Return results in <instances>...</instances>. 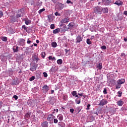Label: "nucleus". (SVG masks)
<instances>
[{
    "mask_svg": "<svg viewBox=\"0 0 127 127\" xmlns=\"http://www.w3.org/2000/svg\"><path fill=\"white\" fill-rule=\"evenodd\" d=\"M126 82L125 79H119L117 81H115V85L116 86V89H120L121 85L124 84Z\"/></svg>",
    "mask_w": 127,
    "mask_h": 127,
    "instance_id": "f257e3e1",
    "label": "nucleus"
},
{
    "mask_svg": "<svg viewBox=\"0 0 127 127\" xmlns=\"http://www.w3.org/2000/svg\"><path fill=\"white\" fill-rule=\"evenodd\" d=\"M94 12L96 13V14H102V7L101 6H96L94 7Z\"/></svg>",
    "mask_w": 127,
    "mask_h": 127,
    "instance_id": "f03ea898",
    "label": "nucleus"
},
{
    "mask_svg": "<svg viewBox=\"0 0 127 127\" xmlns=\"http://www.w3.org/2000/svg\"><path fill=\"white\" fill-rule=\"evenodd\" d=\"M37 66H38V64H35L31 63L30 71H32V72H33V71H36V69H37Z\"/></svg>",
    "mask_w": 127,
    "mask_h": 127,
    "instance_id": "7ed1b4c3",
    "label": "nucleus"
},
{
    "mask_svg": "<svg viewBox=\"0 0 127 127\" xmlns=\"http://www.w3.org/2000/svg\"><path fill=\"white\" fill-rule=\"evenodd\" d=\"M48 103L49 104H51V105H54V103L56 102V100L55 99V98L52 97L51 96H50L48 97Z\"/></svg>",
    "mask_w": 127,
    "mask_h": 127,
    "instance_id": "20e7f679",
    "label": "nucleus"
},
{
    "mask_svg": "<svg viewBox=\"0 0 127 127\" xmlns=\"http://www.w3.org/2000/svg\"><path fill=\"white\" fill-rule=\"evenodd\" d=\"M108 104V100L106 99H103L100 101L98 106H105Z\"/></svg>",
    "mask_w": 127,
    "mask_h": 127,
    "instance_id": "39448f33",
    "label": "nucleus"
},
{
    "mask_svg": "<svg viewBox=\"0 0 127 127\" xmlns=\"http://www.w3.org/2000/svg\"><path fill=\"white\" fill-rule=\"evenodd\" d=\"M42 90L44 94H46V93H48V91H49V87L47 85H45L43 86Z\"/></svg>",
    "mask_w": 127,
    "mask_h": 127,
    "instance_id": "423d86ee",
    "label": "nucleus"
},
{
    "mask_svg": "<svg viewBox=\"0 0 127 127\" xmlns=\"http://www.w3.org/2000/svg\"><path fill=\"white\" fill-rule=\"evenodd\" d=\"M37 116H38V118L40 119L44 118V114H43V112L40 110H39L37 112Z\"/></svg>",
    "mask_w": 127,
    "mask_h": 127,
    "instance_id": "0eeeda50",
    "label": "nucleus"
},
{
    "mask_svg": "<svg viewBox=\"0 0 127 127\" xmlns=\"http://www.w3.org/2000/svg\"><path fill=\"white\" fill-rule=\"evenodd\" d=\"M17 43L18 45H20V46H24V45H25V40L23 39H20Z\"/></svg>",
    "mask_w": 127,
    "mask_h": 127,
    "instance_id": "6e6552de",
    "label": "nucleus"
},
{
    "mask_svg": "<svg viewBox=\"0 0 127 127\" xmlns=\"http://www.w3.org/2000/svg\"><path fill=\"white\" fill-rule=\"evenodd\" d=\"M83 40V38L81 37V36L78 35L76 37V39H75V43H76V44H78V43H80V42H81V41H82Z\"/></svg>",
    "mask_w": 127,
    "mask_h": 127,
    "instance_id": "1a4fd4ad",
    "label": "nucleus"
},
{
    "mask_svg": "<svg viewBox=\"0 0 127 127\" xmlns=\"http://www.w3.org/2000/svg\"><path fill=\"white\" fill-rule=\"evenodd\" d=\"M62 27L60 28V29L62 30V31L63 32H65V31H67L68 28H67V26L65 24H63L62 26Z\"/></svg>",
    "mask_w": 127,
    "mask_h": 127,
    "instance_id": "9d476101",
    "label": "nucleus"
},
{
    "mask_svg": "<svg viewBox=\"0 0 127 127\" xmlns=\"http://www.w3.org/2000/svg\"><path fill=\"white\" fill-rule=\"evenodd\" d=\"M102 3L104 5H110L111 3V0H102Z\"/></svg>",
    "mask_w": 127,
    "mask_h": 127,
    "instance_id": "9b49d317",
    "label": "nucleus"
},
{
    "mask_svg": "<svg viewBox=\"0 0 127 127\" xmlns=\"http://www.w3.org/2000/svg\"><path fill=\"white\" fill-rule=\"evenodd\" d=\"M32 60L34 61V62H35V63H37L38 62V61L40 60L39 58H38V57L36 55H34L33 57H32Z\"/></svg>",
    "mask_w": 127,
    "mask_h": 127,
    "instance_id": "f8f14e48",
    "label": "nucleus"
},
{
    "mask_svg": "<svg viewBox=\"0 0 127 127\" xmlns=\"http://www.w3.org/2000/svg\"><path fill=\"white\" fill-rule=\"evenodd\" d=\"M69 21H70V18L66 17L63 19L61 22L62 23H67V22H69Z\"/></svg>",
    "mask_w": 127,
    "mask_h": 127,
    "instance_id": "ddd939ff",
    "label": "nucleus"
},
{
    "mask_svg": "<svg viewBox=\"0 0 127 127\" xmlns=\"http://www.w3.org/2000/svg\"><path fill=\"white\" fill-rule=\"evenodd\" d=\"M115 4H117V5H118L119 6H120L121 5H123V4H124V2L121 1V0H117L115 2Z\"/></svg>",
    "mask_w": 127,
    "mask_h": 127,
    "instance_id": "4468645a",
    "label": "nucleus"
},
{
    "mask_svg": "<svg viewBox=\"0 0 127 127\" xmlns=\"http://www.w3.org/2000/svg\"><path fill=\"white\" fill-rule=\"evenodd\" d=\"M58 5V9H59V10H62V9L64 8V4L59 3Z\"/></svg>",
    "mask_w": 127,
    "mask_h": 127,
    "instance_id": "2eb2a0df",
    "label": "nucleus"
},
{
    "mask_svg": "<svg viewBox=\"0 0 127 127\" xmlns=\"http://www.w3.org/2000/svg\"><path fill=\"white\" fill-rule=\"evenodd\" d=\"M102 12L103 13H108V12H109V8L108 7H102Z\"/></svg>",
    "mask_w": 127,
    "mask_h": 127,
    "instance_id": "dca6fc26",
    "label": "nucleus"
},
{
    "mask_svg": "<svg viewBox=\"0 0 127 127\" xmlns=\"http://www.w3.org/2000/svg\"><path fill=\"white\" fill-rule=\"evenodd\" d=\"M48 122L45 121L43 122L41 124V127H48Z\"/></svg>",
    "mask_w": 127,
    "mask_h": 127,
    "instance_id": "f3484780",
    "label": "nucleus"
},
{
    "mask_svg": "<svg viewBox=\"0 0 127 127\" xmlns=\"http://www.w3.org/2000/svg\"><path fill=\"white\" fill-rule=\"evenodd\" d=\"M11 85H13L15 86L16 85H18V82H17V80L13 79L11 82Z\"/></svg>",
    "mask_w": 127,
    "mask_h": 127,
    "instance_id": "a211bd4d",
    "label": "nucleus"
},
{
    "mask_svg": "<svg viewBox=\"0 0 127 127\" xmlns=\"http://www.w3.org/2000/svg\"><path fill=\"white\" fill-rule=\"evenodd\" d=\"M30 116H31V113L28 112L25 115V119H29L30 118Z\"/></svg>",
    "mask_w": 127,
    "mask_h": 127,
    "instance_id": "6ab92c4d",
    "label": "nucleus"
},
{
    "mask_svg": "<svg viewBox=\"0 0 127 127\" xmlns=\"http://www.w3.org/2000/svg\"><path fill=\"white\" fill-rule=\"evenodd\" d=\"M59 32H60V28H58L56 29L55 30H54L53 32L54 34H56L57 33H59Z\"/></svg>",
    "mask_w": 127,
    "mask_h": 127,
    "instance_id": "aec40b11",
    "label": "nucleus"
},
{
    "mask_svg": "<svg viewBox=\"0 0 127 127\" xmlns=\"http://www.w3.org/2000/svg\"><path fill=\"white\" fill-rule=\"evenodd\" d=\"M18 46H14L13 47V51L14 53H17L18 52Z\"/></svg>",
    "mask_w": 127,
    "mask_h": 127,
    "instance_id": "412c9836",
    "label": "nucleus"
},
{
    "mask_svg": "<svg viewBox=\"0 0 127 127\" xmlns=\"http://www.w3.org/2000/svg\"><path fill=\"white\" fill-rule=\"evenodd\" d=\"M67 26H68V29H72V28H73V27H74V23H69Z\"/></svg>",
    "mask_w": 127,
    "mask_h": 127,
    "instance_id": "4be33fe9",
    "label": "nucleus"
},
{
    "mask_svg": "<svg viewBox=\"0 0 127 127\" xmlns=\"http://www.w3.org/2000/svg\"><path fill=\"white\" fill-rule=\"evenodd\" d=\"M103 64L102 63H99L97 65V68H98V70H102L103 68Z\"/></svg>",
    "mask_w": 127,
    "mask_h": 127,
    "instance_id": "5701e85b",
    "label": "nucleus"
},
{
    "mask_svg": "<svg viewBox=\"0 0 127 127\" xmlns=\"http://www.w3.org/2000/svg\"><path fill=\"white\" fill-rule=\"evenodd\" d=\"M82 110V107H77L75 109V111L77 112V114H79Z\"/></svg>",
    "mask_w": 127,
    "mask_h": 127,
    "instance_id": "b1692460",
    "label": "nucleus"
},
{
    "mask_svg": "<svg viewBox=\"0 0 127 127\" xmlns=\"http://www.w3.org/2000/svg\"><path fill=\"white\" fill-rule=\"evenodd\" d=\"M58 119L60 121H63V115H62V114H59L58 115Z\"/></svg>",
    "mask_w": 127,
    "mask_h": 127,
    "instance_id": "393cba45",
    "label": "nucleus"
},
{
    "mask_svg": "<svg viewBox=\"0 0 127 127\" xmlns=\"http://www.w3.org/2000/svg\"><path fill=\"white\" fill-rule=\"evenodd\" d=\"M25 23L26 25H28L31 23V21L29 20L28 19H25Z\"/></svg>",
    "mask_w": 127,
    "mask_h": 127,
    "instance_id": "a878e982",
    "label": "nucleus"
},
{
    "mask_svg": "<svg viewBox=\"0 0 127 127\" xmlns=\"http://www.w3.org/2000/svg\"><path fill=\"white\" fill-rule=\"evenodd\" d=\"M124 102L122 100H120L117 102V104L118 106H122V105H124Z\"/></svg>",
    "mask_w": 127,
    "mask_h": 127,
    "instance_id": "bb28decb",
    "label": "nucleus"
},
{
    "mask_svg": "<svg viewBox=\"0 0 127 127\" xmlns=\"http://www.w3.org/2000/svg\"><path fill=\"white\" fill-rule=\"evenodd\" d=\"M49 60H52V61H56V59L55 58V57H53L52 58V56H50L48 57Z\"/></svg>",
    "mask_w": 127,
    "mask_h": 127,
    "instance_id": "cd10ccee",
    "label": "nucleus"
},
{
    "mask_svg": "<svg viewBox=\"0 0 127 127\" xmlns=\"http://www.w3.org/2000/svg\"><path fill=\"white\" fill-rule=\"evenodd\" d=\"M53 119H54V118L51 116V115L49 116L47 118V121H48L49 122H51V121H53Z\"/></svg>",
    "mask_w": 127,
    "mask_h": 127,
    "instance_id": "c85d7f7f",
    "label": "nucleus"
},
{
    "mask_svg": "<svg viewBox=\"0 0 127 127\" xmlns=\"http://www.w3.org/2000/svg\"><path fill=\"white\" fill-rule=\"evenodd\" d=\"M0 39L4 42H6V41H7V37H1Z\"/></svg>",
    "mask_w": 127,
    "mask_h": 127,
    "instance_id": "c756f323",
    "label": "nucleus"
},
{
    "mask_svg": "<svg viewBox=\"0 0 127 127\" xmlns=\"http://www.w3.org/2000/svg\"><path fill=\"white\" fill-rule=\"evenodd\" d=\"M75 103H76V104H77L78 105L80 104V103H81V99H80V98H76L75 99Z\"/></svg>",
    "mask_w": 127,
    "mask_h": 127,
    "instance_id": "7c9ffc66",
    "label": "nucleus"
},
{
    "mask_svg": "<svg viewBox=\"0 0 127 127\" xmlns=\"http://www.w3.org/2000/svg\"><path fill=\"white\" fill-rule=\"evenodd\" d=\"M57 62L59 65H61V64L63 63V61L62 60V59H59L57 60Z\"/></svg>",
    "mask_w": 127,
    "mask_h": 127,
    "instance_id": "2f4dec72",
    "label": "nucleus"
},
{
    "mask_svg": "<svg viewBox=\"0 0 127 127\" xmlns=\"http://www.w3.org/2000/svg\"><path fill=\"white\" fill-rule=\"evenodd\" d=\"M8 73L10 75H11V74H12V73H13V70H12V68H8Z\"/></svg>",
    "mask_w": 127,
    "mask_h": 127,
    "instance_id": "473e14b6",
    "label": "nucleus"
},
{
    "mask_svg": "<svg viewBox=\"0 0 127 127\" xmlns=\"http://www.w3.org/2000/svg\"><path fill=\"white\" fill-rule=\"evenodd\" d=\"M52 47H54V48H55V47H57V43H56V42H52Z\"/></svg>",
    "mask_w": 127,
    "mask_h": 127,
    "instance_id": "72a5a7b5",
    "label": "nucleus"
},
{
    "mask_svg": "<svg viewBox=\"0 0 127 127\" xmlns=\"http://www.w3.org/2000/svg\"><path fill=\"white\" fill-rule=\"evenodd\" d=\"M18 14H21V15H22V14H23V9H20V10H18Z\"/></svg>",
    "mask_w": 127,
    "mask_h": 127,
    "instance_id": "f704fd0d",
    "label": "nucleus"
},
{
    "mask_svg": "<svg viewBox=\"0 0 127 127\" xmlns=\"http://www.w3.org/2000/svg\"><path fill=\"white\" fill-rule=\"evenodd\" d=\"M32 91H33V92H34V93H35V92H37V91L39 90V87H35L34 89H32Z\"/></svg>",
    "mask_w": 127,
    "mask_h": 127,
    "instance_id": "c9c22d12",
    "label": "nucleus"
},
{
    "mask_svg": "<svg viewBox=\"0 0 127 127\" xmlns=\"http://www.w3.org/2000/svg\"><path fill=\"white\" fill-rule=\"evenodd\" d=\"M11 21H13V22H15L16 21V19H15V17L13 16H12L11 17Z\"/></svg>",
    "mask_w": 127,
    "mask_h": 127,
    "instance_id": "e433bc0d",
    "label": "nucleus"
},
{
    "mask_svg": "<svg viewBox=\"0 0 127 127\" xmlns=\"http://www.w3.org/2000/svg\"><path fill=\"white\" fill-rule=\"evenodd\" d=\"M48 18L49 19V22H50V20H52V15L50 14V15H48Z\"/></svg>",
    "mask_w": 127,
    "mask_h": 127,
    "instance_id": "4c0bfd02",
    "label": "nucleus"
},
{
    "mask_svg": "<svg viewBox=\"0 0 127 127\" xmlns=\"http://www.w3.org/2000/svg\"><path fill=\"white\" fill-rule=\"evenodd\" d=\"M3 57H4L5 58H6V57H8L9 59H11L12 58L11 55H8V56H3Z\"/></svg>",
    "mask_w": 127,
    "mask_h": 127,
    "instance_id": "58836bf2",
    "label": "nucleus"
},
{
    "mask_svg": "<svg viewBox=\"0 0 127 127\" xmlns=\"http://www.w3.org/2000/svg\"><path fill=\"white\" fill-rule=\"evenodd\" d=\"M45 11V8H42L40 9V10L38 11V13H39V14H41V12H43V11Z\"/></svg>",
    "mask_w": 127,
    "mask_h": 127,
    "instance_id": "ea45409f",
    "label": "nucleus"
},
{
    "mask_svg": "<svg viewBox=\"0 0 127 127\" xmlns=\"http://www.w3.org/2000/svg\"><path fill=\"white\" fill-rule=\"evenodd\" d=\"M71 95L73 96H75V95H77V91H73L71 92Z\"/></svg>",
    "mask_w": 127,
    "mask_h": 127,
    "instance_id": "a19ab883",
    "label": "nucleus"
},
{
    "mask_svg": "<svg viewBox=\"0 0 127 127\" xmlns=\"http://www.w3.org/2000/svg\"><path fill=\"white\" fill-rule=\"evenodd\" d=\"M86 43H87L89 45L92 44V42L90 41L89 39H87L86 41Z\"/></svg>",
    "mask_w": 127,
    "mask_h": 127,
    "instance_id": "79ce46f5",
    "label": "nucleus"
},
{
    "mask_svg": "<svg viewBox=\"0 0 127 127\" xmlns=\"http://www.w3.org/2000/svg\"><path fill=\"white\" fill-rule=\"evenodd\" d=\"M45 55H46V54H45V52L42 53L41 56L43 59H44L45 58Z\"/></svg>",
    "mask_w": 127,
    "mask_h": 127,
    "instance_id": "37998d69",
    "label": "nucleus"
},
{
    "mask_svg": "<svg viewBox=\"0 0 127 127\" xmlns=\"http://www.w3.org/2000/svg\"><path fill=\"white\" fill-rule=\"evenodd\" d=\"M50 28L51 29H54V28H55V25L54 24H51L50 26Z\"/></svg>",
    "mask_w": 127,
    "mask_h": 127,
    "instance_id": "c03bdc74",
    "label": "nucleus"
},
{
    "mask_svg": "<svg viewBox=\"0 0 127 127\" xmlns=\"http://www.w3.org/2000/svg\"><path fill=\"white\" fill-rule=\"evenodd\" d=\"M35 79V76H32L29 78V81H33Z\"/></svg>",
    "mask_w": 127,
    "mask_h": 127,
    "instance_id": "a18cd8bd",
    "label": "nucleus"
},
{
    "mask_svg": "<svg viewBox=\"0 0 127 127\" xmlns=\"http://www.w3.org/2000/svg\"><path fill=\"white\" fill-rule=\"evenodd\" d=\"M120 56L121 58H125L126 57V54L122 53Z\"/></svg>",
    "mask_w": 127,
    "mask_h": 127,
    "instance_id": "49530a36",
    "label": "nucleus"
},
{
    "mask_svg": "<svg viewBox=\"0 0 127 127\" xmlns=\"http://www.w3.org/2000/svg\"><path fill=\"white\" fill-rule=\"evenodd\" d=\"M118 97H122V94H123V92L122 91H118Z\"/></svg>",
    "mask_w": 127,
    "mask_h": 127,
    "instance_id": "de8ad7c7",
    "label": "nucleus"
},
{
    "mask_svg": "<svg viewBox=\"0 0 127 127\" xmlns=\"http://www.w3.org/2000/svg\"><path fill=\"white\" fill-rule=\"evenodd\" d=\"M21 16H22V15L18 13L16 15V18H19V17H21Z\"/></svg>",
    "mask_w": 127,
    "mask_h": 127,
    "instance_id": "09e8293b",
    "label": "nucleus"
},
{
    "mask_svg": "<svg viewBox=\"0 0 127 127\" xmlns=\"http://www.w3.org/2000/svg\"><path fill=\"white\" fill-rule=\"evenodd\" d=\"M22 28L23 29H24V30H27V27H26L25 25H23L22 26Z\"/></svg>",
    "mask_w": 127,
    "mask_h": 127,
    "instance_id": "8fccbe9b",
    "label": "nucleus"
},
{
    "mask_svg": "<svg viewBox=\"0 0 127 127\" xmlns=\"http://www.w3.org/2000/svg\"><path fill=\"white\" fill-rule=\"evenodd\" d=\"M91 107V104H88L87 106L86 110L89 111L90 110V107Z\"/></svg>",
    "mask_w": 127,
    "mask_h": 127,
    "instance_id": "3c124183",
    "label": "nucleus"
},
{
    "mask_svg": "<svg viewBox=\"0 0 127 127\" xmlns=\"http://www.w3.org/2000/svg\"><path fill=\"white\" fill-rule=\"evenodd\" d=\"M103 93L106 95V94H108V92H107V88H104L103 90Z\"/></svg>",
    "mask_w": 127,
    "mask_h": 127,
    "instance_id": "603ef678",
    "label": "nucleus"
},
{
    "mask_svg": "<svg viewBox=\"0 0 127 127\" xmlns=\"http://www.w3.org/2000/svg\"><path fill=\"white\" fill-rule=\"evenodd\" d=\"M101 49H103V50H106L107 49V47L105 45L101 46Z\"/></svg>",
    "mask_w": 127,
    "mask_h": 127,
    "instance_id": "864d4df0",
    "label": "nucleus"
},
{
    "mask_svg": "<svg viewBox=\"0 0 127 127\" xmlns=\"http://www.w3.org/2000/svg\"><path fill=\"white\" fill-rule=\"evenodd\" d=\"M55 15H56V16H60L61 14L58 13V12H56L55 13Z\"/></svg>",
    "mask_w": 127,
    "mask_h": 127,
    "instance_id": "5fc2aeb1",
    "label": "nucleus"
},
{
    "mask_svg": "<svg viewBox=\"0 0 127 127\" xmlns=\"http://www.w3.org/2000/svg\"><path fill=\"white\" fill-rule=\"evenodd\" d=\"M54 71H55V69H54V67L53 66L50 70V72H54Z\"/></svg>",
    "mask_w": 127,
    "mask_h": 127,
    "instance_id": "6e6d98bb",
    "label": "nucleus"
},
{
    "mask_svg": "<svg viewBox=\"0 0 127 127\" xmlns=\"http://www.w3.org/2000/svg\"><path fill=\"white\" fill-rule=\"evenodd\" d=\"M43 75H44V76L45 77V78H47V77L48 76V74H47V73L46 72H43Z\"/></svg>",
    "mask_w": 127,
    "mask_h": 127,
    "instance_id": "4d7b16f0",
    "label": "nucleus"
},
{
    "mask_svg": "<svg viewBox=\"0 0 127 127\" xmlns=\"http://www.w3.org/2000/svg\"><path fill=\"white\" fill-rule=\"evenodd\" d=\"M66 3H71V4H73V2H71L70 0H67Z\"/></svg>",
    "mask_w": 127,
    "mask_h": 127,
    "instance_id": "13d9d810",
    "label": "nucleus"
},
{
    "mask_svg": "<svg viewBox=\"0 0 127 127\" xmlns=\"http://www.w3.org/2000/svg\"><path fill=\"white\" fill-rule=\"evenodd\" d=\"M54 123L55 124H57L58 123V120L57 119H55L54 120Z\"/></svg>",
    "mask_w": 127,
    "mask_h": 127,
    "instance_id": "bf43d9fd",
    "label": "nucleus"
},
{
    "mask_svg": "<svg viewBox=\"0 0 127 127\" xmlns=\"http://www.w3.org/2000/svg\"><path fill=\"white\" fill-rule=\"evenodd\" d=\"M3 16V13H2V11H0V18L2 17Z\"/></svg>",
    "mask_w": 127,
    "mask_h": 127,
    "instance_id": "052dcab7",
    "label": "nucleus"
},
{
    "mask_svg": "<svg viewBox=\"0 0 127 127\" xmlns=\"http://www.w3.org/2000/svg\"><path fill=\"white\" fill-rule=\"evenodd\" d=\"M13 98L15 99V100H17V99H18V97L17 95H14L13 96Z\"/></svg>",
    "mask_w": 127,
    "mask_h": 127,
    "instance_id": "680f3d73",
    "label": "nucleus"
},
{
    "mask_svg": "<svg viewBox=\"0 0 127 127\" xmlns=\"http://www.w3.org/2000/svg\"><path fill=\"white\" fill-rule=\"evenodd\" d=\"M31 42H32V41L29 40V39H28L27 43L28 44H30V43H31Z\"/></svg>",
    "mask_w": 127,
    "mask_h": 127,
    "instance_id": "e2e57ef3",
    "label": "nucleus"
},
{
    "mask_svg": "<svg viewBox=\"0 0 127 127\" xmlns=\"http://www.w3.org/2000/svg\"><path fill=\"white\" fill-rule=\"evenodd\" d=\"M69 111L70 113H71V114H73V113H74V109L73 108L70 109Z\"/></svg>",
    "mask_w": 127,
    "mask_h": 127,
    "instance_id": "0e129e2a",
    "label": "nucleus"
},
{
    "mask_svg": "<svg viewBox=\"0 0 127 127\" xmlns=\"http://www.w3.org/2000/svg\"><path fill=\"white\" fill-rule=\"evenodd\" d=\"M64 51H65V53L67 54L68 53V52H69V51H70V49L67 50L66 49H64Z\"/></svg>",
    "mask_w": 127,
    "mask_h": 127,
    "instance_id": "69168bd1",
    "label": "nucleus"
},
{
    "mask_svg": "<svg viewBox=\"0 0 127 127\" xmlns=\"http://www.w3.org/2000/svg\"><path fill=\"white\" fill-rule=\"evenodd\" d=\"M83 93H78V96H79L80 97H83V96H84V95H83Z\"/></svg>",
    "mask_w": 127,
    "mask_h": 127,
    "instance_id": "338daca9",
    "label": "nucleus"
},
{
    "mask_svg": "<svg viewBox=\"0 0 127 127\" xmlns=\"http://www.w3.org/2000/svg\"><path fill=\"white\" fill-rule=\"evenodd\" d=\"M124 14H125V15H127V11H125L124 12Z\"/></svg>",
    "mask_w": 127,
    "mask_h": 127,
    "instance_id": "774afa93",
    "label": "nucleus"
}]
</instances>
